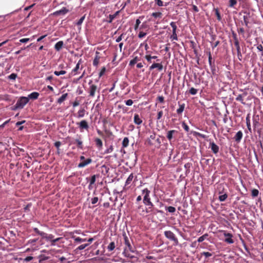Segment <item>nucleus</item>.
Here are the masks:
<instances>
[{
    "instance_id": "1",
    "label": "nucleus",
    "mask_w": 263,
    "mask_h": 263,
    "mask_svg": "<svg viewBox=\"0 0 263 263\" xmlns=\"http://www.w3.org/2000/svg\"><path fill=\"white\" fill-rule=\"evenodd\" d=\"M142 194L143 195V203L146 206H149L151 207L153 206V204L150 198V191L147 189H144L142 191Z\"/></svg>"
},
{
    "instance_id": "2",
    "label": "nucleus",
    "mask_w": 263,
    "mask_h": 263,
    "mask_svg": "<svg viewBox=\"0 0 263 263\" xmlns=\"http://www.w3.org/2000/svg\"><path fill=\"white\" fill-rule=\"evenodd\" d=\"M220 232L222 233L223 236L225 237L224 241L226 242L229 244H232L234 243V241L233 239V236L231 233H228L224 230L220 231Z\"/></svg>"
},
{
    "instance_id": "3",
    "label": "nucleus",
    "mask_w": 263,
    "mask_h": 263,
    "mask_svg": "<svg viewBox=\"0 0 263 263\" xmlns=\"http://www.w3.org/2000/svg\"><path fill=\"white\" fill-rule=\"evenodd\" d=\"M28 98L22 97L17 101L15 104L16 108H22L28 102Z\"/></svg>"
},
{
    "instance_id": "4",
    "label": "nucleus",
    "mask_w": 263,
    "mask_h": 263,
    "mask_svg": "<svg viewBox=\"0 0 263 263\" xmlns=\"http://www.w3.org/2000/svg\"><path fill=\"white\" fill-rule=\"evenodd\" d=\"M164 235L167 238L175 242L176 243L178 242L177 238L176 237L175 234L171 231H165Z\"/></svg>"
},
{
    "instance_id": "5",
    "label": "nucleus",
    "mask_w": 263,
    "mask_h": 263,
    "mask_svg": "<svg viewBox=\"0 0 263 263\" xmlns=\"http://www.w3.org/2000/svg\"><path fill=\"white\" fill-rule=\"evenodd\" d=\"M151 207L150 206L148 209L144 208L142 205H139L138 207L137 213H138L140 215L142 216H144L146 213H148L150 212L149 209Z\"/></svg>"
},
{
    "instance_id": "6",
    "label": "nucleus",
    "mask_w": 263,
    "mask_h": 263,
    "mask_svg": "<svg viewBox=\"0 0 263 263\" xmlns=\"http://www.w3.org/2000/svg\"><path fill=\"white\" fill-rule=\"evenodd\" d=\"M98 90V87L96 85L94 84L90 85L88 92L89 94V96L91 97H93L95 95L96 92ZM99 90H98V91Z\"/></svg>"
},
{
    "instance_id": "7",
    "label": "nucleus",
    "mask_w": 263,
    "mask_h": 263,
    "mask_svg": "<svg viewBox=\"0 0 263 263\" xmlns=\"http://www.w3.org/2000/svg\"><path fill=\"white\" fill-rule=\"evenodd\" d=\"M155 68H158L159 71H161L163 69V65L161 63H154L150 67L149 69L153 70Z\"/></svg>"
},
{
    "instance_id": "8",
    "label": "nucleus",
    "mask_w": 263,
    "mask_h": 263,
    "mask_svg": "<svg viewBox=\"0 0 263 263\" xmlns=\"http://www.w3.org/2000/svg\"><path fill=\"white\" fill-rule=\"evenodd\" d=\"M210 145L213 152L217 154L219 151V147L214 142H210Z\"/></svg>"
},
{
    "instance_id": "9",
    "label": "nucleus",
    "mask_w": 263,
    "mask_h": 263,
    "mask_svg": "<svg viewBox=\"0 0 263 263\" xmlns=\"http://www.w3.org/2000/svg\"><path fill=\"white\" fill-rule=\"evenodd\" d=\"M68 12V10L66 8H63L60 10L56 11L53 13V15H59L61 14H65L66 13Z\"/></svg>"
},
{
    "instance_id": "10",
    "label": "nucleus",
    "mask_w": 263,
    "mask_h": 263,
    "mask_svg": "<svg viewBox=\"0 0 263 263\" xmlns=\"http://www.w3.org/2000/svg\"><path fill=\"white\" fill-rule=\"evenodd\" d=\"M91 162V159H87L86 160L83 161L82 162H80L78 164L79 167H84L87 165L89 164Z\"/></svg>"
},
{
    "instance_id": "11",
    "label": "nucleus",
    "mask_w": 263,
    "mask_h": 263,
    "mask_svg": "<svg viewBox=\"0 0 263 263\" xmlns=\"http://www.w3.org/2000/svg\"><path fill=\"white\" fill-rule=\"evenodd\" d=\"M79 127L81 129H87L88 128V125L86 121L82 120L79 123Z\"/></svg>"
},
{
    "instance_id": "12",
    "label": "nucleus",
    "mask_w": 263,
    "mask_h": 263,
    "mask_svg": "<svg viewBox=\"0 0 263 263\" xmlns=\"http://www.w3.org/2000/svg\"><path fill=\"white\" fill-rule=\"evenodd\" d=\"M157 56H151L149 52L147 51L145 55V59L149 63L152 62V59H157Z\"/></svg>"
},
{
    "instance_id": "13",
    "label": "nucleus",
    "mask_w": 263,
    "mask_h": 263,
    "mask_svg": "<svg viewBox=\"0 0 263 263\" xmlns=\"http://www.w3.org/2000/svg\"><path fill=\"white\" fill-rule=\"evenodd\" d=\"M39 96V93L37 92H33L29 94L27 98H28V100L29 99H36Z\"/></svg>"
},
{
    "instance_id": "14",
    "label": "nucleus",
    "mask_w": 263,
    "mask_h": 263,
    "mask_svg": "<svg viewBox=\"0 0 263 263\" xmlns=\"http://www.w3.org/2000/svg\"><path fill=\"white\" fill-rule=\"evenodd\" d=\"M140 60V58L137 56L134 57L133 59L130 61L129 62V66H132L134 65L136 63L139 62Z\"/></svg>"
},
{
    "instance_id": "15",
    "label": "nucleus",
    "mask_w": 263,
    "mask_h": 263,
    "mask_svg": "<svg viewBox=\"0 0 263 263\" xmlns=\"http://www.w3.org/2000/svg\"><path fill=\"white\" fill-rule=\"evenodd\" d=\"M142 121L140 118L139 116L137 114H135L134 116V123L137 125L141 124Z\"/></svg>"
},
{
    "instance_id": "16",
    "label": "nucleus",
    "mask_w": 263,
    "mask_h": 263,
    "mask_svg": "<svg viewBox=\"0 0 263 263\" xmlns=\"http://www.w3.org/2000/svg\"><path fill=\"white\" fill-rule=\"evenodd\" d=\"M242 133L241 131L238 132L235 136V139L236 141L239 142L242 138Z\"/></svg>"
},
{
    "instance_id": "17",
    "label": "nucleus",
    "mask_w": 263,
    "mask_h": 263,
    "mask_svg": "<svg viewBox=\"0 0 263 263\" xmlns=\"http://www.w3.org/2000/svg\"><path fill=\"white\" fill-rule=\"evenodd\" d=\"M63 46V41H59V42H57L55 44V45L54 46V48L57 51H59L61 49V48H62Z\"/></svg>"
},
{
    "instance_id": "18",
    "label": "nucleus",
    "mask_w": 263,
    "mask_h": 263,
    "mask_svg": "<svg viewBox=\"0 0 263 263\" xmlns=\"http://www.w3.org/2000/svg\"><path fill=\"white\" fill-rule=\"evenodd\" d=\"M176 133H177V132L175 130H171L167 132L166 137L169 141H171L172 139L173 135Z\"/></svg>"
},
{
    "instance_id": "19",
    "label": "nucleus",
    "mask_w": 263,
    "mask_h": 263,
    "mask_svg": "<svg viewBox=\"0 0 263 263\" xmlns=\"http://www.w3.org/2000/svg\"><path fill=\"white\" fill-rule=\"evenodd\" d=\"M68 94L67 93H64L62 95V96L59 98L58 100V103L59 104H61L63 102H64L66 99L67 98Z\"/></svg>"
},
{
    "instance_id": "20",
    "label": "nucleus",
    "mask_w": 263,
    "mask_h": 263,
    "mask_svg": "<svg viewBox=\"0 0 263 263\" xmlns=\"http://www.w3.org/2000/svg\"><path fill=\"white\" fill-rule=\"evenodd\" d=\"M119 11H117L115 14H110L109 15V20L107 21V22L109 23H110L112 22V21L115 18L116 16L119 14Z\"/></svg>"
},
{
    "instance_id": "21",
    "label": "nucleus",
    "mask_w": 263,
    "mask_h": 263,
    "mask_svg": "<svg viewBox=\"0 0 263 263\" xmlns=\"http://www.w3.org/2000/svg\"><path fill=\"white\" fill-rule=\"evenodd\" d=\"M95 141L97 147H98L99 148H102L103 146V143L100 139L96 138Z\"/></svg>"
},
{
    "instance_id": "22",
    "label": "nucleus",
    "mask_w": 263,
    "mask_h": 263,
    "mask_svg": "<svg viewBox=\"0 0 263 263\" xmlns=\"http://www.w3.org/2000/svg\"><path fill=\"white\" fill-rule=\"evenodd\" d=\"M95 181H96V175H93L91 177V179H90V183H89V186H88V188L89 189H91L92 188L91 185L95 183Z\"/></svg>"
},
{
    "instance_id": "23",
    "label": "nucleus",
    "mask_w": 263,
    "mask_h": 263,
    "mask_svg": "<svg viewBox=\"0 0 263 263\" xmlns=\"http://www.w3.org/2000/svg\"><path fill=\"white\" fill-rule=\"evenodd\" d=\"M124 240H125V244L127 246L128 249L130 251H132V246H131V245L128 240V238L126 236L124 237Z\"/></svg>"
},
{
    "instance_id": "24",
    "label": "nucleus",
    "mask_w": 263,
    "mask_h": 263,
    "mask_svg": "<svg viewBox=\"0 0 263 263\" xmlns=\"http://www.w3.org/2000/svg\"><path fill=\"white\" fill-rule=\"evenodd\" d=\"M208 236V234H204V235L199 237L198 238V240H197L198 242H202L203 240H204L205 239L207 238Z\"/></svg>"
},
{
    "instance_id": "25",
    "label": "nucleus",
    "mask_w": 263,
    "mask_h": 263,
    "mask_svg": "<svg viewBox=\"0 0 263 263\" xmlns=\"http://www.w3.org/2000/svg\"><path fill=\"white\" fill-rule=\"evenodd\" d=\"M128 143H129V140H128V138L125 137L123 139V140L122 141V146H123V147H127L128 146Z\"/></svg>"
},
{
    "instance_id": "26",
    "label": "nucleus",
    "mask_w": 263,
    "mask_h": 263,
    "mask_svg": "<svg viewBox=\"0 0 263 263\" xmlns=\"http://www.w3.org/2000/svg\"><path fill=\"white\" fill-rule=\"evenodd\" d=\"M115 248V244L114 242H110L107 247V249L109 251H111Z\"/></svg>"
},
{
    "instance_id": "27",
    "label": "nucleus",
    "mask_w": 263,
    "mask_h": 263,
    "mask_svg": "<svg viewBox=\"0 0 263 263\" xmlns=\"http://www.w3.org/2000/svg\"><path fill=\"white\" fill-rule=\"evenodd\" d=\"M133 178H134L133 174H131L128 176V177L127 178V179H126V182H125V184H126V185H128V184H129L131 182V181L133 180Z\"/></svg>"
},
{
    "instance_id": "28",
    "label": "nucleus",
    "mask_w": 263,
    "mask_h": 263,
    "mask_svg": "<svg viewBox=\"0 0 263 263\" xmlns=\"http://www.w3.org/2000/svg\"><path fill=\"white\" fill-rule=\"evenodd\" d=\"M78 117L82 118L85 115V110L84 109H81L78 111Z\"/></svg>"
},
{
    "instance_id": "29",
    "label": "nucleus",
    "mask_w": 263,
    "mask_h": 263,
    "mask_svg": "<svg viewBox=\"0 0 263 263\" xmlns=\"http://www.w3.org/2000/svg\"><path fill=\"white\" fill-rule=\"evenodd\" d=\"M228 195L227 194H224L219 196V200L220 201H224L227 198Z\"/></svg>"
},
{
    "instance_id": "30",
    "label": "nucleus",
    "mask_w": 263,
    "mask_h": 263,
    "mask_svg": "<svg viewBox=\"0 0 263 263\" xmlns=\"http://www.w3.org/2000/svg\"><path fill=\"white\" fill-rule=\"evenodd\" d=\"M184 109V104L180 105L179 106V108L177 109V112L179 114H181L183 111Z\"/></svg>"
},
{
    "instance_id": "31",
    "label": "nucleus",
    "mask_w": 263,
    "mask_h": 263,
    "mask_svg": "<svg viewBox=\"0 0 263 263\" xmlns=\"http://www.w3.org/2000/svg\"><path fill=\"white\" fill-rule=\"evenodd\" d=\"M66 73V72L65 70H61L60 71H55L54 72V74H55L57 76H59L60 75L65 74Z\"/></svg>"
},
{
    "instance_id": "32",
    "label": "nucleus",
    "mask_w": 263,
    "mask_h": 263,
    "mask_svg": "<svg viewBox=\"0 0 263 263\" xmlns=\"http://www.w3.org/2000/svg\"><path fill=\"white\" fill-rule=\"evenodd\" d=\"M99 57H98V56H96L95 57L93 61V65L94 66H97L98 65L99 62Z\"/></svg>"
},
{
    "instance_id": "33",
    "label": "nucleus",
    "mask_w": 263,
    "mask_h": 263,
    "mask_svg": "<svg viewBox=\"0 0 263 263\" xmlns=\"http://www.w3.org/2000/svg\"><path fill=\"white\" fill-rule=\"evenodd\" d=\"M259 192L256 189H253L252 191V196L254 197H257L258 195Z\"/></svg>"
},
{
    "instance_id": "34",
    "label": "nucleus",
    "mask_w": 263,
    "mask_h": 263,
    "mask_svg": "<svg viewBox=\"0 0 263 263\" xmlns=\"http://www.w3.org/2000/svg\"><path fill=\"white\" fill-rule=\"evenodd\" d=\"M170 25L173 28V32H176L177 26L175 23L172 22L170 23Z\"/></svg>"
},
{
    "instance_id": "35",
    "label": "nucleus",
    "mask_w": 263,
    "mask_h": 263,
    "mask_svg": "<svg viewBox=\"0 0 263 263\" xmlns=\"http://www.w3.org/2000/svg\"><path fill=\"white\" fill-rule=\"evenodd\" d=\"M34 38V36L32 37V39H29V38H24V39H22L20 40V42L21 43H26L29 41H31L32 40V39Z\"/></svg>"
},
{
    "instance_id": "36",
    "label": "nucleus",
    "mask_w": 263,
    "mask_h": 263,
    "mask_svg": "<svg viewBox=\"0 0 263 263\" xmlns=\"http://www.w3.org/2000/svg\"><path fill=\"white\" fill-rule=\"evenodd\" d=\"M162 13L161 12H154L152 13V16L155 17H161L162 16Z\"/></svg>"
},
{
    "instance_id": "37",
    "label": "nucleus",
    "mask_w": 263,
    "mask_h": 263,
    "mask_svg": "<svg viewBox=\"0 0 263 263\" xmlns=\"http://www.w3.org/2000/svg\"><path fill=\"white\" fill-rule=\"evenodd\" d=\"M167 210L168 212L173 213L175 212L176 209L174 206H170L167 208Z\"/></svg>"
},
{
    "instance_id": "38",
    "label": "nucleus",
    "mask_w": 263,
    "mask_h": 263,
    "mask_svg": "<svg viewBox=\"0 0 263 263\" xmlns=\"http://www.w3.org/2000/svg\"><path fill=\"white\" fill-rule=\"evenodd\" d=\"M85 15H84V16H83L82 17H81L80 18V19L78 21V22L77 23V24H77L78 26H81V24L83 23V21H84V19H85Z\"/></svg>"
},
{
    "instance_id": "39",
    "label": "nucleus",
    "mask_w": 263,
    "mask_h": 263,
    "mask_svg": "<svg viewBox=\"0 0 263 263\" xmlns=\"http://www.w3.org/2000/svg\"><path fill=\"white\" fill-rule=\"evenodd\" d=\"M190 93L193 95H196L197 93V89L193 88V87H192L190 89Z\"/></svg>"
},
{
    "instance_id": "40",
    "label": "nucleus",
    "mask_w": 263,
    "mask_h": 263,
    "mask_svg": "<svg viewBox=\"0 0 263 263\" xmlns=\"http://www.w3.org/2000/svg\"><path fill=\"white\" fill-rule=\"evenodd\" d=\"M53 238V236L52 234H47L45 239L47 241H50L51 242H52V240Z\"/></svg>"
},
{
    "instance_id": "41",
    "label": "nucleus",
    "mask_w": 263,
    "mask_h": 263,
    "mask_svg": "<svg viewBox=\"0 0 263 263\" xmlns=\"http://www.w3.org/2000/svg\"><path fill=\"white\" fill-rule=\"evenodd\" d=\"M17 75L15 73H11L8 76V78L10 80H15L16 78Z\"/></svg>"
},
{
    "instance_id": "42",
    "label": "nucleus",
    "mask_w": 263,
    "mask_h": 263,
    "mask_svg": "<svg viewBox=\"0 0 263 263\" xmlns=\"http://www.w3.org/2000/svg\"><path fill=\"white\" fill-rule=\"evenodd\" d=\"M182 127L183 128V129L186 131V132H189V126H187V125L186 124H185L184 122H182Z\"/></svg>"
},
{
    "instance_id": "43",
    "label": "nucleus",
    "mask_w": 263,
    "mask_h": 263,
    "mask_svg": "<svg viewBox=\"0 0 263 263\" xmlns=\"http://www.w3.org/2000/svg\"><path fill=\"white\" fill-rule=\"evenodd\" d=\"M113 151V147L112 146H110L105 152V154H109L111 153Z\"/></svg>"
},
{
    "instance_id": "44",
    "label": "nucleus",
    "mask_w": 263,
    "mask_h": 263,
    "mask_svg": "<svg viewBox=\"0 0 263 263\" xmlns=\"http://www.w3.org/2000/svg\"><path fill=\"white\" fill-rule=\"evenodd\" d=\"M89 244H83L81 245L80 246L78 247V249L79 250H82L84 249L86 247H87L88 246Z\"/></svg>"
},
{
    "instance_id": "45",
    "label": "nucleus",
    "mask_w": 263,
    "mask_h": 263,
    "mask_svg": "<svg viewBox=\"0 0 263 263\" xmlns=\"http://www.w3.org/2000/svg\"><path fill=\"white\" fill-rule=\"evenodd\" d=\"M75 241L79 242H84L86 241V239H82L80 237H77L74 239Z\"/></svg>"
},
{
    "instance_id": "46",
    "label": "nucleus",
    "mask_w": 263,
    "mask_h": 263,
    "mask_svg": "<svg viewBox=\"0 0 263 263\" xmlns=\"http://www.w3.org/2000/svg\"><path fill=\"white\" fill-rule=\"evenodd\" d=\"M171 39L172 40H178L176 32H173V34L171 36Z\"/></svg>"
},
{
    "instance_id": "47",
    "label": "nucleus",
    "mask_w": 263,
    "mask_h": 263,
    "mask_svg": "<svg viewBox=\"0 0 263 263\" xmlns=\"http://www.w3.org/2000/svg\"><path fill=\"white\" fill-rule=\"evenodd\" d=\"M202 255H204L205 257H209L212 255V254L208 252H203L201 254Z\"/></svg>"
},
{
    "instance_id": "48",
    "label": "nucleus",
    "mask_w": 263,
    "mask_h": 263,
    "mask_svg": "<svg viewBox=\"0 0 263 263\" xmlns=\"http://www.w3.org/2000/svg\"><path fill=\"white\" fill-rule=\"evenodd\" d=\"M236 3V0H230V7H233Z\"/></svg>"
},
{
    "instance_id": "49",
    "label": "nucleus",
    "mask_w": 263,
    "mask_h": 263,
    "mask_svg": "<svg viewBox=\"0 0 263 263\" xmlns=\"http://www.w3.org/2000/svg\"><path fill=\"white\" fill-rule=\"evenodd\" d=\"M125 104L127 106H131L133 104V101L132 100L129 99L125 101Z\"/></svg>"
},
{
    "instance_id": "50",
    "label": "nucleus",
    "mask_w": 263,
    "mask_h": 263,
    "mask_svg": "<svg viewBox=\"0 0 263 263\" xmlns=\"http://www.w3.org/2000/svg\"><path fill=\"white\" fill-rule=\"evenodd\" d=\"M236 100L237 101L241 102V103H243V97H242V95H238L236 97Z\"/></svg>"
},
{
    "instance_id": "51",
    "label": "nucleus",
    "mask_w": 263,
    "mask_h": 263,
    "mask_svg": "<svg viewBox=\"0 0 263 263\" xmlns=\"http://www.w3.org/2000/svg\"><path fill=\"white\" fill-rule=\"evenodd\" d=\"M61 239V238H57L55 239H53L52 240V242L51 243V246H55V243L58 241H59Z\"/></svg>"
},
{
    "instance_id": "52",
    "label": "nucleus",
    "mask_w": 263,
    "mask_h": 263,
    "mask_svg": "<svg viewBox=\"0 0 263 263\" xmlns=\"http://www.w3.org/2000/svg\"><path fill=\"white\" fill-rule=\"evenodd\" d=\"M146 35V33L144 32H142V31H141L139 32V34H138V37L139 38H143L144 37L145 35Z\"/></svg>"
},
{
    "instance_id": "53",
    "label": "nucleus",
    "mask_w": 263,
    "mask_h": 263,
    "mask_svg": "<svg viewBox=\"0 0 263 263\" xmlns=\"http://www.w3.org/2000/svg\"><path fill=\"white\" fill-rule=\"evenodd\" d=\"M156 3L159 6H163V3L161 0H155Z\"/></svg>"
},
{
    "instance_id": "54",
    "label": "nucleus",
    "mask_w": 263,
    "mask_h": 263,
    "mask_svg": "<svg viewBox=\"0 0 263 263\" xmlns=\"http://www.w3.org/2000/svg\"><path fill=\"white\" fill-rule=\"evenodd\" d=\"M141 23V21H140L139 19H137L136 20V24H135V29L136 30L139 25H140V24Z\"/></svg>"
},
{
    "instance_id": "55",
    "label": "nucleus",
    "mask_w": 263,
    "mask_h": 263,
    "mask_svg": "<svg viewBox=\"0 0 263 263\" xmlns=\"http://www.w3.org/2000/svg\"><path fill=\"white\" fill-rule=\"evenodd\" d=\"M80 68V62H79L76 65V66L75 68L72 70V72H76L78 71V70Z\"/></svg>"
},
{
    "instance_id": "56",
    "label": "nucleus",
    "mask_w": 263,
    "mask_h": 263,
    "mask_svg": "<svg viewBox=\"0 0 263 263\" xmlns=\"http://www.w3.org/2000/svg\"><path fill=\"white\" fill-rule=\"evenodd\" d=\"M98 201V198L95 197L91 199V203L95 204Z\"/></svg>"
},
{
    "instance_id": "57",
    "label": "nucleus",
    "mask_w": 263,
    "mask_h": 263,
    "mask_svg": "<svg viewBox=\"0 0 263 263\" xmlns=\"http://www.w3.org/2000/svg\"><path fill=\"white\" fill-rule=\"evenodd\" d=\"M215 13H216V15L217 16V19L220 21L221 20V16H220V15L218 12V9H215Z\"/></svg>"
},
{
    "instance_id": "58",
    "label": "nucleus",
    "mask_w": 263,
    "mask_h": 263,
    "mask_svg": "<svg viewBox=\"0 0 263 263\" xmlns=\"http://www.w3.org/2000/svg\"><path fill=\"white\" fill-rule=\"evenodd\" d=\"M47 235V234H46L43 232H40V235H41L42 237V238L44 239H46Z\"/></svg>"
},
{
    "instance_id": "59",
    "label": "nucleus",
    "mask_w": 263,
    "mask_h": 263,
    "mask_svg": "<svg viewBox=\"0 0 263 263\" xmlns=\"http://www.w3.org/2000/svg\"><path fill=\"white\" fill-rule=\"evenodd\" d=\"M143 45L144 46L145 49L147 51L149 48L148 44L146 42H144L140 45L141 46Z\"/></svg>"
},
{
    "instance_id": "60",
    "label": "nucleus",
    "mask_w": 263,
    "mask_h": 263,
    "mask_svg": "<svg viewBox=\"0 0 263 263\" xmlns=\"http://www.w3.org/2000/svg\"><path fill=\"white\" fill-rule=\"evenodd\" d=\"M76 142L77 143V144H78V146H79L80 147L82 148V142L81 141H80V140H78V139H77V140H76Z\"/></svg>"
},
{
    "instance_id": "61",
    "label": "nucleus",
    "mask_w": 263,
    "mask_h": 263,
    "mask_svg": "<svg viewBox=\"0 0 263 263\" xmlns=\"http://www.w3.org/2000/svg\"><path fill=\"white\" fill-rule=\"evenodd\" d=\"M61 143L60 141H57L55 143H54V145L55 146L58 148L59 149L60 146H61Z\"/></svg>"
},
{
    "instance_id": "62",
    "label": "nucleus",
    "mask_w": 263,
    "mask_h": 263,
    "mask_svg": "<svg viewBox=\"0 0 263 263\" xmlns=\"http://www.w3.org/2000/svg\"><path fill=\"white\" fill-rule=\"evenodd\" d=\"M158 100L161 103H163L164 101V98L162 96H159L158 98Z\"/></svg>"
},
{
    "instance_id": "63",
    "label": "nucleus",
    "mask_w": 263,
    "mask_h": 263,
    "mask_svg": "<svg viewBox=\"0 0 263 263\" xmlns=\"http://www.w3.org/2000/svg\"><path fill=\"white\" fill-rule=\"evenodd\" d=\"M33 259V257L32 256H28L25 259V261H29Z\"/></svg>"
},
{
    "instance_id": "64",
    "label": "nucleus",
    "mask_w": 263,
    "mask_h": 263,
    "mask_svg": "<svg viewBox=\"0 0 263 263\" xmlns=\"http://www.w3.org/2000/svg\"><path fill=\"white\" fill-rule=\"evenodd\" d=\"M162 115H163L162 111H159L158 114V117H157L158 119H160L162 117Z\"/></svg>"
}]
</instances>
